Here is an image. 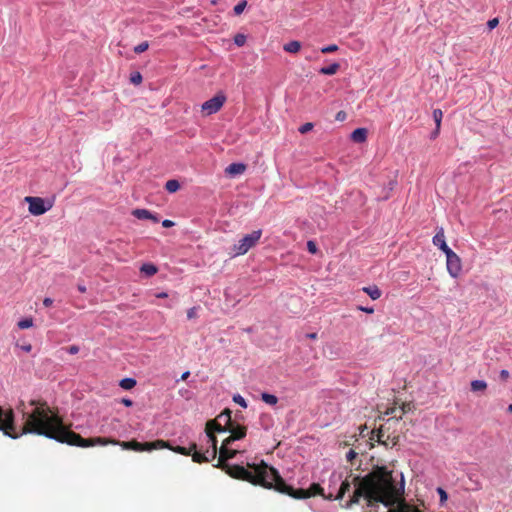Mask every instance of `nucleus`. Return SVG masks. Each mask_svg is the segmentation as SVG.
Instances as JSON below:
<instances>
[{"label":"nucleus","mask_w":512,"mask_h":512,"mask_svg":"<svg viewBox=\"0 0 512 512\" xmlns=\"http://www.w3.org/2000/svg\"><path fill=\"white\" fill-rule=\"evenodd\" d=\"M313 129V124L310 122H307L299 127V132L301 134H305Z\"/></svg>","instance_id":"obj_34"},{"label":"nucleus","mask_w":512,"mask_h":512,"mask_svg":"<svg viewBox=\"0 0 512 512\" xmlns=\"http://www.w3.org/2000/svg\"><path fill=\"white\" fill-rule=\"evenodd\" d=\"M22 350H24L25 352H30L31 349H32V345L31 344H26V345H23L22 347Z\"/></svg>","instance_id":"obj_52"},{"label":"nucleus","mask_w":512,"mask_h":512,"mask_svg":"<svg viewBox=\"0 0 512 512\" xmlns=\"http://www.w3.org/2000/svg\"><path fill=\"white\" fill-rule=\"evenodd\" d=\"M443 118V112L440 109H435L433 111V119L435 121V124L437 126V132L440 131L441 121Z\"/></svg>","instance_id":"obj_28"},{"label":"nucleus","mask_w":512,"mask_h":512,"mask_svg":"<svg viewBox=\"0 0 512 512\" xmlns=\"http://www.w3.org/2000/svg\"><path fill=\"white\" fill-rule=\"evenodd\" d=\"M190 375V372L189 371H186L184 372L182 375H181V380H186Z\"/></svg>","instance_id":"obj_54"},{"label":"nucleus","mask_w":512,"mask_h":512,"mask_svg":"<svg viewBox=\"0 0 512 512\" xmlns=\"http://www.w3.org/2000/svg\"><path fill=\"white\" fill-rule=\"evenodd\" d=\"M225 101H226L225 95L217 94L202 104V112L205 115H212V114L218 112L222 108Z\"/></svg>","instance_id":"obj_10"},{"label":"nucleus","mask_w":512,"mask_h":512,"mask_svg":"<svg viewBox=\"0 0 512 512\" xmlns=\"http://www.w3.org/2000/svg\"><path fill=\"white\" fill-rule=\"evenodd\" d=\"M140 272L151 277L158 272V268L152 263H145L140 267Z\"/></svg>","instance_id":"obj_19"},{"label":"nucleus","mask_w":512,"mask_h":512,"mask_svg":"<svg viewBox=\"0 0 512 512\" xmlns=\"http://www.w3.org/2000/svg\"><path fill=\"white\" fill-rule=\"evenodd\" d=\"M262 236V230H255L250 234L243 236L237 244L233 246L235 256L246 254L251 248L256 246Z\"/></svg>","instance_id":"obj_7"},{"label":"nucleus","mask_w":512,"mask_h":512,"mask_svg":"<svg viewBox=\"0 0 512 512\" xmlns=\"http://www.w3.org/2000/svg\"><path fill=\"white\" fill-rule=\"evenodd\" d=\"M246 42V37L245 35L243 34H237L235 37H234V43L237 45V46H243Z\"/></svg>","instance_id":"obj_33"},{"label":"nucleus","mask_w":512,"mask_h":512,"mask_svg":"<svg viewBox=\"0 0 512 512\" xmlns=\"http://www.w3.org/2000/svg\"><path fill=\"white\" fill-rule=\"evenodd\" d=\"M439 132H437V129L434 131L433 136L436 137Z\"/></svg>","instance_id":"obj_60"},{"label":"nucleus","mask_w":512,"mask_h":512,"mask_svg":"<svg viewBox=\"0 0 512 512\" xmlns=\"http://www.w3.org/2000/svg\"><path fill=\"white\" fill-rule=\"evenodd\" d=\"M46 403L43 400H30L28 405L32 407L31 410L27 409V406L23 401L20 402L17 409L22 413V419L24 421L23 426L19 431H17L15 423H14V412L12 409L4 410L0 406V431H3L5 435L16 439L21 435L30 434L29 432H24L26 428V424L28 422V415L32 413L40 404Z\"/></svg>","instance_id":"obj_5"},{"label":"nucleus","mask_w":512,"mask_h":512,"mask_svg":"<svg viewBox=\"0 0 512 512\" xmlns=\"http://www.w3.org/2000/svg\"><path fill=\"white\" fill-rule=\"evenodd\" d=\"M401 409H402L403 413H406L407 411H409V410H410V404H409V403H404V404L402 405V408H401Z\"/></svg>","instance_id":"obj_50"},{"label":"nucleus","mask_w":512,"mask_h":512,"mask_svg":"<svg viewBox=\"0 0 512 512\" xmlns=\"http://www.w3.org/2000/svg\"><path fill=\"white\" fill-rule=\"evenodd\" d=\"M237 453H238L237 450L220 447L219 456H218L217 464L215 465V467L219 468V467H222L223 464H228L227 461L229 459L234 458L237 455Z\"/></svg>","instance_id":"obj_12"},{"label":"nucleus","mask_w":512,"mask_h":512,"mask_svg":"<svg viewBox=\"0 0 512 512\" xmlns=\"http://www.w3.org/2000/svg\"><path fill=\"white\" fill-rule=\"evenodd\" d=\"M78 290H79L81 293H85V292H86V287H85L84 285L79 284V285H78Z\"/></svg>","instance_id":"obj_55"},{"label":"nucleus","mask_w":512,"mask_h":512,"mask_svg":"<svg viewBox=\"0 0 512 512\" xmlns=\"http://www.w3.org/2000/svg\"><path fill=\"white\" fill-rule=\"evenodd\" d=\"M368 131L366 128H357L351 133V140L355 143H363L367 139Z\"/></svg>","instance_id":"obj_16"},{"label":"nucleus","mask_w":512,"mask_h":512,"mask_svg":"<svg viewBox=\"0 0 512 512\" xmlns=\"http://www.w3.org/2000/svg\"><path fill=\"white\" fill-rule=\"evenodd\" d=\"M499 23L498 18H493L487 22V25L490 30L494 29Z\"/></svg>","instance_id":"obj_41"},{"label":"nucleus","mask_w":512,"mask_h":512,"mask_svg":"<svg viewBox=\"0 0 512 512\" xmlns=\"http://www.w3.org/2000/svg\"><path fill=\"white\" fill-rule=\"evenodd\" d=\"M233 401H234L235 403H237L238 405H240L241 407H243V408H246V407H247V402H246V401H245V399H244L241 395H239V394H237V395H234V396H233Z\"/></svg>","instance_id":"obj_32"},{"label":"nucleus","mask_w":512,"mask_h":512,"mask_svg":"<svg viewBox=\"0 0 512 512\" xmlns=\"http://www.w3.org/2000/svg\"><path fill=\"white\" fill-rule=\"evenodd\" d=\"M148 219L152 220L155 223L159 222V218L156 215L152 214V213H151V217L148 218Z\"/></svg>","instance_id":"obj_53"},{"label":"nucleus","mask_w":512,"mask_h":512,"mask_svg":"<svg viewBox=\"0 0 512 512\" xmlns=\"http://www.w3.org/2000/svg\"><path fill=\"white\" fill-rule=\"evenodd\" d=\"M215 420L218 423H220L219 421H223L224 425H222V427H228L233 423L231 420V410L225 409Z\"/></svg>","instance_id":"obj_20"},{"label":"nucleus","mask_w":512,"mask_h":512,"mask_svg":"<svg viewBox=\"0 0 512 512\" xmlns=\"http://www.w3.org/2000/svg\"><path fill=\"white\" fill-rule=\"evenodd\" d=\"M445 255L448 273L450 274L451 277L457 278L462 270V263L460 257L454 251H451Z\"/></svg>","instance_id":"obj_11"},{"label":"nucleus","mask_w":512,"mask_h":512,"mask_svg":"<svg viewBox=\"0 0 512 512\" xmlns=\"http://www.w3.org/2000/svg\"><path fill=\"white\" fill-rule=\"evenodd\" d=\"M334 479V482L337 483L339 480H341V476H336L335 474H333L331 476V480Z\"/></svg>","instance_id":"obj_56"},{"label":"nucleus","mask_w":512,"mask_h":512,"mask_svg":"<svg viewBox=\"0 0 512 512\" xmlns=\"http://www.w3.org/2000/svg\"><path fill=\"white\" fill-rule=\"evenodd\" d=\"M149 48V43L147 41H143L137 46L134 47V52L137 54L145 52Z\"/></svg>","instance_id":"obj_31"},{"label":"nucleus","mask_w":512,"mask_h":512,"mask_svg":"<svg viewBox=\"0 0 512 512\" xmlns=\"http://www.w3.org/2000/svg\"><path fill=\"white\" fill-rule=\"evenodd\" d=\"M357 457V452L353 449H350L346 454V459L349 462H352Z\"/></svg>","instance_id":"obj_39"},{"label":"nucleus","mask_w":512,"mask_h":512,"mask_svg":"<svg viewBox=\"0 0 512 512\" xmlns=\"http://www.w3.org/2000/svg\"><path fill=\"white\" fill-rule=\"evenodd\" d=\"M373 441L385 446L386 448H393L399 442L398 436L391 437L390 435H385L384 428L381 426L379 429L372 431V435L370 437V448L374 447Z\"/></svg>","instance_id":"obj_9"},{"label":"nucleus","mask_w":512,"mask_h":512,"mask_svg":"<svg viewBox=\"0 0 512 512\" xmlns=\"http://www.w3.org/2000/svg\"><path fill=\"white\" fill-rule=\"evenodd\" d=\"M68 352L72 355L77 354L79 352V347L77 345H72L68 347Z\"/></svg>","instance_id":"obj_45"},{"label":"nucleus","mask_w":512,"mask_h":512,"mask_svg":"<svg viewBox=\"0 0 512 512\" xmlns=\"http://www.w3.org/2000/svg\"><path fill=\"white\" fill-rule=\"evenodd\" d=\"M162 226L165 228H170V227L174 226V222L166 219L162 222Z\"/></svg>","instance_id":"obj_48"},{"label":"nucleus","mask_w":512,"mask_h":512,"mask_svg":"<svg viewBox=\"0 0 512 512\" xmlns=\"http://www.w3.org/2000/svg\"><path fill=\"white\" fill-rule=\"evenodd\" d=\"M283 49L288 53H298L301 49V43L299 41H290L283 46Z\"/></svg>","instance_id":"obj_21"},{"label":"nucleus","mask_w":512,"mask_h":512,"mask_svg":"<svg viewBox=\"0 0 512 512\" xmlns=\"http://www.w3.org/2000/svg\"><path fill=\"white\" fill-rule=\"evenodd\" d=\"M339 68V63H332L329 66L322 67L319 72L323 75H334L338 72Z\"/></svg>","instance_id":"obj_22"},{"label":"nucleus","mask_w":512,"mask_h":512,"mask_svg":"<svg viewBox=\"0 0 512 512\" xmlns=\"http://www.w3.org/2000/svg\"><path fill=\"white\" fill-rule=\"evenodd\" d=\"M167 296H168V295H167V293H165V292H161V293H158V294L156 295V297H158V298H166Z\"/></svg>","instance_id":"obj_57"},{"label":"nucleus","mask_w":512,"mask_h":512,"mask_svg":"<svg viewBox=\"0 0 512 512\" xmlns=\"http://www.w3.org/2000/svg\"><path fill=\"white\" fill-rule=\"evenodd\" d=\"M261 399L266 403V404H269V405H275L277 404L278 402V398L273 395V394H269V393H262L261 395Z\"/></svg>","instance_id":"obj_27"},{"label":"nucleus","mask_w":512,"mask_h":512,"mask_svg":"<svg viewBox=\"0 0 512 512\" xmlns=\"http://www.w3.org/2000/svg\"><path fill=\"white\" fill-rule=\"evenodd\" d=\"M234 441H235V440H231V435H230L229 437H227V438L223 441V443H222L221 447L228 448V446H229L232 442H234Z\"/></svg>","instance_id":"obj_47"},{"label":"nucleus","mask_w":512,"mask_h":512,"mask_svg":"<svg viewBox=\"0 0 512 512\" xmlns=\"http://www.w3.org/2000/svg\"><path fill=\"white\" fill-rule=\"evenodd\" d=\"M165 188L168 192L174 193L179 190L180 184L177 180H168L165 184Z\"/></svg>","instance_id":"obj_26"},{"label":"nucleus","mask_w":512,"mask_h":512,"mask_svg":"<svg viewBox=\"0 0 512 512\" xmlns=\"http://www.w3.org/2000/svg\"><path fill=\"white\" fill-rule=\"evenodd\" d=\"M510 377V373L507 370H501L500 371V378L503 381H506Z\"/></svg>","instance_id":"obj_44"},{"label":"nucleus","mask_w":512,"mask_h":512,"mask_svg":"<svg viewBox=\"0 0 512 512\" xmlns=\"http://www.w3.org/2000/svg\"><path fill=\"white\" fill-rule=\"evenodd\" d=\"M508 411L512 413V404L508 406Z\"/></svg>","instance_id":"obj_59"},{"label":"nucleus","mask_w":512,"mask_h":512,"mask_svg":"<svg viewBox=\"0 0 512 512\" xmlns=\"http://www.w3.org/2000/svg\"><path fill=\"white\" fill-rule=\"evenodd\" d=\"M306 337L311 339V340H315V339H317L318 336H317V333L313 332V333H308L306 335Z\"/></svg>","instance_id":"obj_51"},{"label":"nucleus","mask_w":512,"mask_h":512,"mask_svg":"<svg viewBox=\"0 0 512 512\" xmlns=\"http://www.w3.org/2000/svg\"><path fill=\"white\" fill-rule=\"evenodd\" d=\"M337 50H338V46L335 45V44H331V45H328V46H325V47L321 48V52L324 53V54L332 53V52H335Z\"/></svg>","instance_id":"obj_35"},{"label":"nucleus","mask_w":512,"mask_h":512,"mask_svg":"<svg viewBox=\"0 0 512 512\" xmlns=\"http://www.w3.org/2000/svg\"><path fill=\"white\" fill-rule=\"evenodd\" d=\"M119 386L125 390H130L136 386V380L133 378H124L120 381Z\"/></svg>","instance_id":"obj_24"},{"label":"nucleus","mask_w":512,"mask_h":512,"mask_svg":"<svg viewBox=\"0 0 512 512\" xmlns=\"http://www.w3.org/2000/svg\"><path fill=\"white\" fill-rule=\"evenodd\" d=\"M487 388V383L483 380H473L471 382V390L474 392L484 391Z\"/></svg>","instance_id":"obj_25"},{"label":"nucleus","mask_w":512,"mask_h":512,"mask_svg":"<svg viewBox=\"0 0 512 512\" xmlns=\"http://www.w3.org/2000/svg\"><path fill=\"white\" fill-rule=\"evenodd\" d=\"M432 242L435 246H437L440 250H442L445 254L451 252L452 250L448 247L445 241L444 229L440 228L438 232L434 235Z\"/></svg>","instance_id":"obj_13"},{"label":"nucleus","mask_w":512,"mask_h":512,"mask_svg":"<svg viewBox=\"0 0 512 512\" xmlns=\"http://www.w3.org/2000/svg\"><path fill=\"white\" fill-rule=\"evenodd\" d=\"M437 493H438V494H439V496H440V501H441V503H443V502H445V501L447 500L448 495H447L446 491H445L443 488L438 487V488H437Z\"/></svg>","instance_id":"obj_37"},{"label":"nucleus","mask_w":512,"mask_h":512,"mask_svg":"<svg viewBox=\"0 0 512 512\" xmlns=\"http://www.w3.org/2000/svg\"><path fill=\"white\" fill-rule=\"evenodd\" d=\"M198 315H197V308L196 307H192L190 308L188 311H187V318L188 319H194L196 318Z\"/></svg>","instance_id":"obj_40"},{"label":"nucleus","mask_w":512,"mask_h":512,"mask_svg":"<svg viewBox=\"0 0 512 512\" xmlns=\"http://www.w3.org/2000/svg\"><path fill=\"white\" fill-rule=\"evenodd\" d=\"M347 117V114L345 111H339L336 116H335V119L336 121H344Z\"/></svg>","instance_id":"obj_42"},{"label":"nucleus","mask_w":512,"mask_h":512,"mask_svg":"<svg viewBox=\"0 0 512 512\" xmlns=\"http://www.w3.org/2000/svg\"><path fill=\"white\" fill-rule=\"evenodd\" d=\"M363 292H365L372 300H377L381 297L382 295V292L381 290L379 289L378 286L376 285H372V286H367V287H363Z\"/></svg>","instance_id":"obj_18"},{"label":"nucleus","mask_w":512,"mask_h":512,"mask_svg":"<svg viewBox=\"0 0 512 512\" xmlns=\"http://www.w3.org/2000/svg\"><path fill=\"white\" fill-rule=\"evenodd\" d=\"M351 488V482L348 479H345L341 482V485L337 491V493L334 495L333 493H329L328 496L324 495V489L321 487L318 483H313L309 489H294L292 486L286 484L284 479L278 475V479L276 482L275 490L277 492H280L282 494H287L295 499H306L311 496L315 495H321L326 499L329 500H342L344 495L350 491Z\"/></svg>","instance_id":"obj_4"},{"label":"nucleus","mask_w":512,"mask_h":512,"mask_svg":"<svg viewBox=\"0 0 512 512\" xmlns=\"http://www.w3.org/2000/svg\"><path fill=\"white\" fill-rule=\"evenodd\" d=\"M190 455L192 456V460L195 463H205L214 460L212 458V450L210 451L209 449H207L205 452H199L197 451V448H195V450H192Z\"/></svg>","instance_id":"obj_14"},{"label":"nucleus","mask_w":512,"mask_h":512,"mask_svg":"<svg viewBox=\"0 0 512 512\" xmlns=\"http://www.w3.org/2000/svg\"><path fill=\"white\" fill-rule=\"evenodd\" d=\"M206 434L208 437V441L212 446V458L216 459L217 457V438L214 435V432H226L229 431L231 435V440H240L246 436L247 428L245 426L232 423L228 427H222L221 423H218L216 420H210L206 423Z\"/></svg>","instance_id":"obj_6"},{"label":"nucleus","mask_w":512,"mask_h":512,"mask_svg":"<svg viewBox=\"0 0 512 512\" xmlns=\"http://www.w3.org/2000/svg\"><path fill=\"white\" fill-rule=\"evenodd\" d=\"M121 403L125 405L126 407H131L133 405V401L128 398H122Z\"/></svg>","instance_id":"obj_46"},{"label":"nucleus","mask_w":512,"mask_h":512,"mask_svg":"<svg viewBox=\"0 0 512 512\" xmlns=\"http://www.w3.org/2000/svg\"><path fill=\"white\" fill-rule=\"evenodd\" d=\"M246 165L243 163H232L225 168V173L230 176L241 175L245 172Z\"/></svg>","instance_id":"obj_15"},{"label":"nucleus","mask_w":512,"mask_h":512,"mask_svg":"<svg viewBox=\"0 0 512 512\" xmlns=\"http://www.w3.org/2000/svg\"><path fill=\"white\" fill-rule=\"evenodd\" d=\"M357 309L368 314L374 313V309L372 307L358 306Z\"/></svg>","instance_id":"obj_43"},{"label":"nucleus","mask_w":512,"mask_h":512,"mask_svg":"<svg viewBox=\"0 0 512 512\" xmlns=\"http://www.w3.org/2000/svg\"><path fill=\"white\" fill-rule=\"evenodd\" d=\"M248 469L241 465L223 464L219 467L230 477L247 481L253 485H260L267 489H274L279 472L264 461L259 464L248 463Z\"/></svg>","instance_id":"obj_3"},{"label":"nucleus","mask_w":512,"mask_h":512,"mask_svg":"<svg viewBox=\"0 0 512 512\" xmlns=\"http://www.w3.org/2000/svg\"><path fill=\"white\" fill-rule=\"evenodd\" d=\"M52 304H53V300H52L51 298H48V297H47V298H45V299L43 300V305H44L45 307H50Z\"/></svg>","instance_id":"obj_49"},{"label":"nucleus","mask_w":512,"mask_h":512,"mask_svg":"<svg viewBox=\"0 0 512 512\" xmlns=\"http://www.w3.org/2000/svg\"><path fill=\"white\" fill-rule=\"evenodd\" d=\"M24 201L28 204V211L34 216H40L49 211L53 205V200L41 197L27 196Z\"/></svg>","instance_id":"obj_8"},{"label":"nucleus","mask_w":512,"mask_h":512,"mask_svg":"<svg viewBox=\"0 0 512 512\" xmlns=\"http://www.w3.org/2000/svg\"><path fill=\"white\" fill-rule=\"evenodd\" d=\"M366 425L360 427V436H363V432H365Z\"/></svg>","instance_id":"obj_58"},{"label":"nucleus","mask_w":512,"mask_h":512,"mask_svg":"<svg viewBox=\"0 0 512 512\" xmlns=\"http://www.w3.org/2000/svg\"><path fill=\"white\" fill-rule=\"evenodd\" d=\"M246 6H247V1L246 0H242L237 5H235L234 9H233L235 15H240L244 11Z\"/></svg>","instance_id":"obj_30"},{"label":"nucleus","mask_w":512,"mask_h":512,"mask_svg":"<svg viewBox=\"0 0 512 512\" xmlns=\"http://www.w3.org/2000/svg\"><path fill=\"white\" fill-rule=\"evenodd\" d=\"M351 484L355 489L349 499L342 505L349 509L361 505L364 512H371L383 504L388 512H420L405 502L403 496L405 481L402 473H395L386 466H375L368 474L354 476Z\"/></svg>","instance_id":"obj_1"},{"label":"nucleus","mask_w":512,"mask_h":512,"mask_svg":"<svg viewBox=\"0 0 512 512\" xmlns=\"http://www.w3.org/2000/svg\"><path fill=\"white\" fill-rule=\"evenodd\" d=\"M307 249L310 253L315 254L317 252V245L313 241L307 242Z\"/></svg>","instance_id":"obj_38"},{"label":"nucleus","mask_w":512,"mask_h":512,"mask_svg":"<svg viewBox=\"0 0 512 512\" xmlns=\"http://www.w3.org/2000/svg\"><path fill=\"white\" fill-rule=\"evenodd\" d=\"M130 80L133 84L138 85L142 82V76L139 72H136L131 75Z\"/></svg>","instance_id":"obj_36"},{"label":"nucleus","mask_w":512,"mask_h":512,"mask_svg":"<svg viewBox=\"0 0 512 512\" xmlns=\"http://www.w3.org/2000/svg\"><path fill=\"white\" fill-rule=\"evenodd\" d=\"M17 326L20 329H28L33 326V319L32 318H24L17 323Z\"/></svg>","instance_id":"obj_29"},{"label":"nucleus","mask_w":512,"mask_h":512,"mask_svg":"<svg viewBox=\"0 0 512 512\" xmlns=\"http://www.w3.org/2000/svg\"><path fill=\"white\" fill-rule=\"evenodd\" d=\"M166 444H167V446H166L167 448L171 449L172 451H174L176 453L184 455V456H189L191 454L192 450H195V448H197L196 443H191L188 448L183 447V446L171 447L167 442H166Z\"/></svg>","instance_id":"obj_17"},{"label":"nucleus","mask_w":512,"mask_h":512,"mask_svg":"<svg viewBox=\"0 0 512 512\" xmlns=\"http://www.w3.org/2000/svg\"><path fill=\"white\" fill-rule=\"evenodd\" d=\"M132 215L137 219H148L151 217V212L147 209H135L132 211Z\"/></svg>","instance_id":"obj_23"},{"label":"nucleus","mask_w":512,"mask_h":512,"mask_svg":"<svg viewBox=\"0 0 512 512\" xmlns=\"http://www.w3.org/2000/svg\"><path fill=\"white\" fill-rule=\"evenodd\" d=\"M24 432L34 433L35 435L54 439L60 443L84 448L96 444L106 445L112 443L118 444L126 450L142 452L165 448L167 446L166 442L163 440L140 443L136 440L119 442L101 437L85 439L80 434L68 429L64 425L61 417L57 413H54L47 403L40 404V406L28 415V422Z\"/></svg>","instance_id":"obj_2"}]
</instances>
